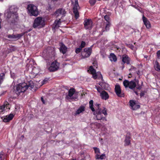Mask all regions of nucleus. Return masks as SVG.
Masks as SVG:
<instances>
[{"label":"nucleus","mask_w":160,"mask_h":160,"mask_svg":"<svg viewBox=\"0 0 160 160\" xmlns=\"http://www.w3.org/2000/svg\"><path fill=\"white\" fill-rule=\"evenodd\" d=\"M60 51L61 52L65 54L67 51V48L64 44H62L60 47Z\"/></svg>","instance_id":"25"},{"label":"nucleus","mask_w":160,"mask_h":160,"mask_svg":"<svg viewBox=\"0 0 160 160\" xmlns=\"http://www.w3.org/2000/svg\"><path fill=\"white\" fill-rule=\"evenodd\" d=\"M155 68L157 71H159L160 70V66L159 63L157 61H156L155 62Z\"/></svg>","instance_id":"28"},{"label":"nucleus","mask_w":160,"mask_h":160,"mask_svg":"<svg viewBox=\"0 0 160 160\" xmlns=\"http://www.w3.org/2000/svg\"><path fill=\"white\" fill-rule=\"evenodd\" d=\"M46 81H47V80H44L42 81V84H44L45 83V82H46Z\"/></svg>","instance_id":"51"},{"label":"nucleus","mask_w":160,"mask_h":160,"mask_svg":"<svg viewBox=\"0 0 160 160\" xmlns=\"http://www.w3.org/2000/svg\"><path fill=\"white\" fill-rule=\"evenodd\" d=\"M11 77L13 78H14L15 77V73H13V72H11Z\"/></svg>","instance_id":"43"},{"label":"nucleus","mask_w":160,"mask_h":160,"mask_svg":"<svg viewBox=\"0 0 160 160\" xmlns=\"http://www.w3.org/2000/svg\"><path fill=\"white\" fill-rule=\"evenodd\" d=\"M8 103L7 102L2 106H0V112H3L4 111H5L6 109H10V108L9 107H8Z\"/></svg>","instance_id":"18"},{"label":"nucleus","mask_w":160,"mask_h":160,"mask_svg":"<svg viewBox=\"0 0 160 160\" xmlns=\"http://www.w3.org/2000/svg\"><path fill=\"white\" fill-rule=\"evenodd\" d=\"M109 58L110 60L111 61L116 62L117 60L116 57L113 53L110 54Z\"/></svg>","instance_id":"26"},{"label":"nucleus","mask_w":160,"mask_h":160,"mask_svg":"<svg viewBox=\"0 0 160 160\" xmlns=\"http://www.w3.org/2000/svg\"><path fill=\"white\" fill-rule=\"evenodd\" d=\"M122 60L124 63H126L127 64H129L130 63L129 58L126 55H123V56Z\"/></svg>","instance_id":"24"},{"label":"nucleus","mask_w":160,"mask_h":160,"mask_svg":"<svg viewBox=\"0 0 160 160\" xmlns=\"http://www.w3.org/2000/svg\"><path fill=\"white\" fill-rule=\"evenodd\" d=\"M106 158L105 154H102L100 156V159H103Z\"/></svg>","instance_id":"42"},{"label":"nucleus","mask_w":160,"mask_h":160,"mask_svg":"<svg viewBox=\"0 0 160 160\" xmlns=\"http://www.w3.org/2000/svg\"><path fill=\"white\" fill-rule=\"evenodd\" d=\"M123 84L125 88L128 87L131 89H133L136 86V83L133 81L129 82L127 80H125L123 82Z\"/></svg>","instance_id":"7"},{"label":"nucleus","mask_w":160,"mask_h":160,"mask_svg":"<svg viewBox=\"0 0 160 160\" xmlns=\"http://www.w3.org/2000/svg\"><path fill=\"white\" fill-rule=\"evenodd\" d=\"M104 87H105L106 88H107L106 89H107V88L108 87V86H106V85H104Z\"/></svg>","instance_id":"54"},{"label":"nucleus","mask_w":160,"mask_h":160,"mask_svg":"<svg viewBox=\"0 0 160 160\" xmlns=\"http://www.w3.org/2000/svg\"><path fill=\"white\" fill-rule=\"evenodd\" d=\"M28 88L29 87H30L31 89L33 88L34 86V84L32 82V81H30L29 82V84L28 85Z\"/></svg>","instance_id":"32"},{"label":"nucleus","mask_w":160,"mask_h":160,"mask_svg":"<svg viewBox=\"0 0 160 160\" xmlns=\"http://www.w3.org/2000/svg\"><path fill=\"white\" fill-rule=\"evenodd\" d=\"M131 107L132 108L136 104L135 102L133 100H131L129 101Z\"/></svg>","instance_id":"33"},{"label":"nucleus","mask_w":160,"mask_h":160,"mask_svg":"<svg viewBox=\"0 0 160 160\" xmlns=\"http://www.w3.org/2000/svg\"><path fill=\"white\" fill-rule=\"evenodd\" d=\"M133 45H131V48L132 49H133Z\"/></svg>","instance_id":"53"},{"label":"nucleus","mask_w":160,"mask_h":160,"mask_svg":"<svg viewBox=\"0 0 160 160\" xmlns=\"http://www.w3.org/2000/svg\"><path fill=\"white\" fill-rule=\"evenodd\" d=\"M131 138V136H130V133H128L125 137V138L124 140V142H125L124 145L125 146H128L130 144V140Z\"/></svg>","instance_id":"17"},{"label":"nucleus","mask_w":160,"mask_h":160,"mask_svg":"<svg viewBox=\"0 0 160 160\" xmlns=\"http://www.w3.org/2000/svg\"><path fill=\"white\" fill-rule=\"evenodd\" d=\"M9 17H8V14L6 15L7 20L8 22L12 23H14L16 22L18 19V14H11Z\"/></svg>","instance_id":"8"},{"label":"nucleus","mask_w":160,"mask_h":160,"mask_svg":"<svg viewBox=\"0 0 160 160\" xmlns=\"http://www.w3.org/2000/svg\"><path fill=\"white\" fill-rule=\"evenodd\" d=\"M137 82L138 83V81H137Z\"/></svg>","instance_id":"58"},{"label":"nucleus","mask_w":160,"mask_h":160,"mask_svg":"<svg viewBox=\"0 0 160 160\" xmlns=\"http://www.w3.org/2000/svg\"><path fill=\"white\" fill-rule=\"evenodd\" d=\"M96 2V0H90L89 2L91 5H93L95 4Z\"/></svg>","instance_id":"41"},{"label":"nucleus","mask_w":160,"mask_h":160,"mask_svg":"<svg viewBox=\"0 0 160 160\" xmlns=\"http://www.w3.org/2000/svg\"><path fill=\"white\" fill-rule=\"evenodd\" d=\"M144 95V93L143 92H141L140 93V96H141V97L143 96Z\"/></svg>","instance_id":"49"},{"label":"nucleus","mask_w":160,"mask_h":160,"mask_svg":"<svg viewBox=\"0 0 160 160\" xmlns=\"http://www.w3.org/2000/svg\"><path fill=\"white\" fill-rule=\"evenodd\" d=\"M61 24L60 19L59 20H56L55 21L53 24L52 28L54 29L58 28L59 27V25Z\"/></svg>","instance_id":"23"},{"label":"nucleus","mask_w":160,"mask_h":160,"mask_svg":"<svg viewBox=\"0 0 160 160\" xmlns=\"http://www.w3.org/2000/svg\"><path fill=\"white\" fill-rule=\"evenodd\" d=\"M75 90L73 88L70 89L68 91V93L66 96V98L67 99H71L75 100L77 98V96H73V95L75 93Z\"/></svg>","instance_id":"10"},{"label":"nucleus","mask_w":160,"mask_h":160,"mask_svg":"<svg viewBox=\"0 0 160 160\" xmlns=\"http://www.w3.org/2000/svg\"><path fill=\"white\" fill-rule=\"evenodd\" d=\"M43 57L46 60L51 61L54 59V50L53 48L48 47L44 50L42 54Z\"/></svg>","instance_id":"1"},{"label":"nucleus","mask_w":160,"mask_h":160,"mask_svg":"<svg viewBox=\"0 0 160 160\" xmlns=\"http://www.w3.org/2000/svg\"><path fill=\"white\" fill-rule=\"evenodd\" d=\"M4 77L5 74L3 72L0 74V85L3 82Z\"/></svg>","instance_id":"30"},{"label":"nucleus","mask_w":160,"mask_h":160,"mask_svg":"<svg viewBox=\"0 0 160 160\" xmlns=\"http://www.w3.org/2000/svg\"><path fill=\"white\" fill-rule=\"evenodd\" d=\"M100 96L102 99L105 100L108 99L109 97L108 93L105 91H103L101 92Z\"/></svg>","instance_id":"20"},{"label":"nucleus","mask_w":160,"mask_h":160,"mask_svg":"<svg viewBox=\"0 0 160 160\" xmlns=\"http://www.w3.org/2000/svg\"><path fill=\"white\" fill-rule=\"evenodd\" d=\"M140 106L139 105H137L136 104H135V105L133 106V107H132V108L133 110H135L137 109H138L140 108Z\"/></svg>","instance_id":"36"},{"label":"nucleus","mask_w":160,"mask_h":160,"mask_svg":"<svg viewBox=\"0 0 160 160\" xmlns=\"http://www.w3.org/2000/svg\"><path fill=\"white\" fill-rule=\"evenodd\" d=\"M142 19L144 24L145 25L146 28H150L151 27V24L149 22L144 16H143Z\"/></svg>","instance_id":"21"},{"label":"nucleus","mask_w":160,"mask_h":160,"mask_svg":"<svg viewBox=\"0 0 160 160\" xmlns=\"http://www.w3.org/2000/svg\"><path fill=\"white\" fill-rule=\"evenodd\" d=\"M14 117L13 114H10L8 116H7L3 119L4 122H8L11 120Z\"/></svg>","instance_id":"22"},{"label":"nucleus","mask_w":160,"mask_h":160,"mask_svg":"<svg viewBox=\"0 0 160 160\" xmlns=\"http://www.w3.org/2000/svg\"><path fill=\"white\" fill-rule=\"evenodd\" d=\"M89 70L91 74L92 75L93 78L96 79L97 78V76L96 73V70L93 68L92 66H90L89 68Z\"/></svg>","instance_id":"19"},{"label":"nucleus","mask_w":160,"mask_h":160,"mask_svg":"<svg viewBox=\"0 0 160 160\" xmlns=\"http://www.w3.org/2000/svg\"><path fill=\"white\" fill-rule=\"evenodd\" d=\"M89 107L91 109L92 111V112L95 111V109L93 107V101L92 100H91L89 102Z\"/></svg>","instance_id":"29"},{"label":"nucleus","mask_w":160,"mask_h":160,"mask_svg":"<svg viewBox=\"0 0 160 160\" xmlns=\"http://www.w3.org/2000/svg\"><path fill=\"white\" fill-rule=\"evenodd\" d=\"M23 35V33H20L16 35L14 34L12 35L9 34L8 35L7 37L8 38H11L14 40H17L20 38Z\"/></svg>","instance_id":"16"},{"label":"nucleus","mask_w":160,"mask_h":160,"mask_svg":"<svg viewBox=\"0 0 160 160\" xmlns=\"http://www.w3.org/2000/svg\"><path fill=\"white\" fill-rule=\"evenodd\" d=\"M85 44H86V43H85V42H84V41H82L81 42V45H80V46H79V47L82 49V48H83L85 46Z\"/></svg>","instance_id":"37"},{"label":"nucleus","mask_w":160,"mask_h":160,"mask_svg":"<svg viewBox=\"0 0 160 160\" xmlns=\"http://www.w3.org/2000/svg\"><path fill=\"white\" fill-rule=\"evenodd\" d=\"M27 9L29 13L31 15L35 16H37L38 14V12L37 7L33 4L28 5Z\"/></svg>","instance_id":"5"},{"label":"nucleus","mask_w":160,"mask_h":160,"mask_svg":"<svg viewBox=\"0 0 160 160\" xmlns=\"http://www.w3.org/2000/svg\"><path fill=\"white\" fill-rule=\"evenodd\" d=\"M3 152H0V159H1V160H3L2 159V155H3Z\"/></svg>","instance_id":"46"},{"label":"nucleus","mask_w":160,"mask_h":160,"mask_svg":"<svg viewBox=\"0 0 160 160\" xmlns=\"http://www.w3.org/2000/svg\"><path fill=\"white\" fill-rule=\"evenodd\" d=\"M93 149L95 151V153L96 154H99L100 153L99 149V148H97L96 147H94L93 148Z\"/></svg>","instance_id":"35"},{"label":"nucleus","mask_w":160,"mask_h":160,"mask_svg":"<svg viewBox=\"0 0 160 160\" xmlns=\"http://www.w3.org/2000/svg\"><path fill=\"white\" fill-rule=\"evenodd\" d=\"M157 54L158 58L160 59V50L157 52Z\"/></svg>","instance_id":"45"},{"label":"nucleus","mask_w":160,"mask_h":160,"mask_svg":"<svg viewBox=\"0 0 160 160\" xmlns=\"http://www.w3.org/2000/svg\"><path fill=\"white\" fill-rule=\"evenodd\" d=\"M85 110V107L83 106H81L76 111V114H79Z\"/></svg>","instance_id":"27"},{"label":"nucleus","mask_w":160,"mask_h":160,"mask_svg":"<svg viewBox=\"0 0 160 160\" xmlns=\"http://www.w3.org/2000/svg\"><path fill=\"white\" fill-rule=\"evenodd\" d=\"M132 6H133V7H135V8L137 9L138 10H139L140 11V8L139 7H138V6L136 7V6H135L134 5H132Z\"/></svg>","instance_id":"48"},{"label":"nucleus","mask_w":160,"mask_h":160,"mask_svg":"<svg viewBox=\"0 0 160 160\" xmlns=\"http://www.w3.org/2000/svg\"><path fill=\"white\" fill-rule=\"evenodd\" d=\"M137 88L138 89H141V86H139L138 87H137Z\"/></svg>","instance_id":"52"},{"label":"nucleus","mask_w":160,"mask_h":160,"mask_svg":"<svg viewBox=\"0 0 160 160\" xmlns=\"http://www.w3.org/2000/svg\"><path fill=\"white\" fill-rule=\"evenodd\" d=\"M92 52V47L85 48L82 53V56L84 58L88 57L91 54Z\"/></svg>","instance_id":"9"},{"label":"nucleus","mask_w":160,"mask_h":160,"mask_svg":"<svg viewBox=\"0 0 160 160\" xmlns=\"http://www.w3.org/2000/svg\"><path fill=\"white\" fill-rule=\"evenodd\" d=\"M92 21L91 19H86L84 20L83 24L86 29H91L92 27Z\"/></svg>","instance_id":"13"},{"label":"nucleus","mask_w":160,"mask_h":160,"mask_svg":"<svg viewBox=\"0 0 160 160\" xmlns=\"http://www.w3.org/2000/svg\"><path fill=\"white\" fill-rule=\"evenodd\" d=\"M28 88V86L26 83H20L17 85L16 88L14 89L15 92L19 95L21 93L25 91Z\"/></svg>","instance_id":"3"},{"label":"nucleus","mask_w":160,"mask_h":160,"mask_svg":"<svg viewBox=\"0 0 160 160\" xmlns=\"http://www.w3.org/2000/svg\"><path fill=\"white\" fill-rule=\"evenodd\" d=\"M104 19L105 20H106L107 22L108 23L109 22V17L108 16L106 15L104 16Z\"/></svg>","instance_id":"40"},{"label":"nucleus","mask_w":160,"mask_h":160,"mask_svg":"<svg viewBox=\"0 0 160 160\" xmlns=\"http://www.w3.org/2000/svg\"><path fill=\"white\" fill-rule=\"evenodd\" d=\"M66 12L64 9L60 8L56 10L54 13V15L57 18L59 16L62 17L65 16Z\"/></svg>","instance_id":"12"},{"label":"nucleus","mask_w":160,"mask_h":160,"mask_svg":"<svg viewBox=\"0 0 160 160\" xmlns=\"http://www.w3.org/2000/svg\"><path fill=\"white\" fill-rule=\"evenodd\" d=\"M82 49L79 47V48H77L75 50V52L77 53H78L80 52Z\"/></svg>","instance_id":"39"},{"label":"nucleus","mask_w":160,"mask_h":160,"mask_svg":"<svg viewBox=\"0 0 160 160\" xmlns=\"http://www.w3.org/2000/svg\"><path fill=\"white\" fill-rule=\"evenodd\" d=\"M147 57H145V58H147Z\"/></svg>","instance_id":"57"},{"label":"nucleus","mask_w":160,"mask_h":160,"mask_svg":"<svg viewBox=\"0 0 160 160\" xmlns=\"http://www.w3.org/2000/svg\"><path fill=\"white\" fill-rule=\"evenodd\" d=\"M97 154L96 155V159H100V156L98 154Z\"/></svg>","instance_id":"47"},{"label":"nucleus","mask_w":160,"mask_h":160,"mask_svg":"<svg viewBox=\"0 0 160 160\" xmlns=\"http://www.w3.org/2000/svg\"><path fill=\"white\" fill-rule=\"evenodd\" d=\"M134 92L135 93L137 94V95H138V93L137 92H136V91H134Z\"/></svg>","instance_id":"55"},{"label":"nucleus","mask_w":160,"mask_h":160,"mask_svg":"<svg viewBox=\"0 0 160 160\" xmlns=\"http://www.w3.org/2000/svg\"><path fill=\"white\" fill-rule=\"evenodd\" d=\"M59 67V63L55 61L52 63L50 67L48 68V69L51 72H54L58 69Z\"/></svg>","instance_id":"11"},{"label":"nucleus","mask_w":160,"mask_h":160,"mask_svg":"<svg viewBox=\"0 0 160 160\" xmlns=\"http://www.w3.org/2000/svg\"><path fill=\"white\" fill-rule=\"evenodd\" d=\"M17 49L16 48L14 47H12L11 48L10 50L11 51H14L16 50Z\"/></svg>","instance_id":"44"},{"label":"nucleus","mask_w":160,"mask_h":160,"mask_svg":"<svg viewBox=\"0 0 160 160\" xmlns=\"http://www.w3.org/2000/svg\"><path fill=\"white\" fill-rule=\"evenodd\" d=\"M110 26V22H108V23L106 24V31H107L109 29V27Z\"/></svg>","instance_id":"38"},{"label":"nucleus","mask_w":160,"mask_h":160,"mask_svg":"<svg viewBox=\"0 0 160 160\" xmlns=\"http://www.w3.org/2000/svg\"><path fill=\"white\" fill-rule=\"evenodd\" d=\"M115 90L117 95L119 97H123L124 94L121 92L120 86L119 85L115 86Z\"/></svg>","instance_id":"14"},{"label":"nucleus","mask_w":160,"mask_h":160,"mask_svg":"<svg viewBox=\"0 0 160 160\" xmlns=\"http://www.w3.org/2000/svg\"><path fill=\"white\" fill-rule=\"evenodd\" d=\"M130 77H130V76H129V77H128V78H130Z\"/></svg>","instance_id":"56"},{"label":"nucleus","mask_w":160,"mask_h":160,"mask_svg":"<svg viewBox=\"0 0 160 160\" xmlns=\"http://www.w3.org/2000/svg\"><path fill=\"white\" fill-rule=\"evenodd\" d=\"M41 100L42 101V102H43V103H44L45 102H44V99H43V98L42 97H41Z\"/></svg>","instance_id":"50"},{"label":"nucleus","mask_w":160,"mask_h":160,"mask_svg":"<svg viewBox=\"0 0 160 160\" xmlns=\"http://www.w3.org/2000/svg\"><path fill=\"white\" fill-rule=\"evenodd\" d=\"M18 11L17 8L15 6H12L10 7L9 9V11L8 12L7 14H8V17H10V14H18L17 12Z\"/></svg>","instance_id":"15"},{"label":"nucleus","mask_w":160,"mask_h":160,"mask_svg":"<svg viewBox=\"0 0 160 160\" xmlns=\"http://www.w3.org/2000/svg\"><path fill=\"white\" fill-rule=\"evenodd\" d=\"M95 88L97 89L98 92L100 93V94L101 92L103 91L102 90V88L99 87H97L96 86H95Z\"/></svg>","instance_id":"34"},{"label":"nucleus","mask_w":160,"mask_h":160,"mask_svg":"<svg viewBox=\"0 0 160 160\" xmlns=\"http://www.w3.org/2000/svg\"><path fill=\"white\" fill-rule=\"evenodd\" d=\"M99 84L103 88L105 89H106L107 88L105 87H104V85H106V86H108V84H106L104 83H103L102 82H99Z\"/></svg>","instance_id":"31"},{"label":"nucleus","mask_w":160,"mask_h":160,"mask_svg":"<svg viewBox=\"0 0 160 160\" xmlns=\"http://www.w3.org/2000/svg\"><path fill=\"white\" fill-rule=\"evenodd\" d=\"M45 25L44 20L41 17L37 18L34 20L33 27L35 28L38 27L42 28Z\"/></svg>","instance_id":"4"},{"label":"nucleus","mask_w":160,"mask_h":160,"mask_svg":"<svg viewBox=\"0 0 160 160\" xmlns=\"http://www.w3.org/2000/svg\"><path fill=\"white\" fill-rule=\"evenodd\" d=\"M100 104H98L96 106V111L93 113L96 116L97 120H103L107 121L105 117H103L102 114L105 116L107 115V109L106 108H104L103 110L99 108Z\"/></svg>","instance_id":"2"},{"label":"nucleus","mask_w":160,"mask_h":160,"mask_svg":"<svg viewBox=\"0 0 160 160\" xmlns=\"http://www.w3.org/2000/svg\"><path fill=\"white\" fill-rule=\"evenodd\" d=\"M71 1L72 4L74 5L73 12L74 14L76 19H77L79 17L78 9L79 8L78 0H71Z\"/></svg>","instance_id":"6"}]
</instances>
